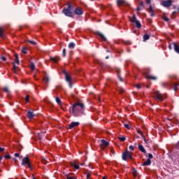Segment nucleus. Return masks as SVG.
<instances>
[{
    "label": "nucleus",
    "mask_w": 179,
    "mask_h": 179,
    "mask_svg": "<svg viewBox=\"0 0 179 179\" xmlns=\"http://www.w3.org/2000/svg\"><path fill=\"white\" fill-rule=\"evenodd\" d=\"M124 128H127V129H130V127H129V124H124Z\"/></svg>",
    "instance_id": "nucleus-43"
},
{
    "label": "nucleus",
    "mask_w": 179,
    "mask_h": 179,
    "mask_svg": "<svg viewBox=\"0 0 179 179\" xmlns=\"http://www.w3.org/2000/svg\"><path fill=\"white\" fill-rule=\"evenodd\" d=\"M136 10L137 12H140V10H141V7H137Z\"/></svg>",
    "instance_id": "nucleus-57"
},
{
    "label": "nucleus",
    "mask_w": 179,
    "mask_h": 179,
    "mask_svg": "<svg viewBox=\"0 0 179 179\" xmlns=\"http://www.w3.org/2000/svg\"><path fill=\"white\" fill-rule=\"evenodd\" d=\"M70 166H71V167H73L76 170H79L80 169L79 165L75 162H70Z\"/></svg>",
    "instance_id": "nucleus-19"
},
{
    "label": "nucleus",
    "mask_w": 179,
    "mask_h": 179,
    "mask_svg": "<svg viewBox=\"0 0 179 179\" xmlns=\"http://www.w3.org/2000/svg\"><path fill=\"white\" fill-rule=\"evenodd\" d=\"M152 164V161L150 159H148L144 163L141 164L143 166H150Z\"/></svg>",
    "instance_id": "nucleus-17"
},
{
    "label": "nucleus",
    "mask_w": 179,
    "mask_h": 179,
    "mask_svg": "<svg viewBox=\"0 0 179 179\" xmlns=\"http://www.w3.org/2000/svg\"><path fill=\"white\" fill-rule=\"evenodd\" d=\"M71 173L66 174L65 176L67 179H76V178L73 176H71Z\"/></svg>",
    "instance_id": "nucleus-27"
},
{
    "label": "nucleus",
    "mask_w": 179,
    "mask_h": 179,
    "mask_svg": "<svg viewBox=\"0 0 179 179\" xmlns=\"http://www.w3.org/2000/svg\"><path fill=\"white\" fill-rule=\"evenodd\" d=\"M129 149L130 150H135V148L133 147V145H130V146L129 147Z\"/></svg>",
    "instance_id": "nucleus-49"
},
{
    "label": "nucleus",
    "mask_w": 179,
    "mask_h": 179,
    "mask_svg": "<svg viewBox=\"0 0 179 179\" xmlns=\"http://www.w3.org/2000/svg\"><path fill=\"white\" fill-rule=\"evenodd\" d=\"M4 157H5V159H10L11 157H10V155H7Z\"/></svg>",
    "instance_id": "nucleus-52"
},
{
    "label": "nucleus",
    "mask_w": 179,
    "mask_h": 179,
    "mask_svg": "<svg viewBox=\"0 0 179 179\" xmlns=\"http://www.w3.org/2000/svg\"><path fill=\"white\" fill-rule=\"evenodd\" d=\"M101 142L102 145L103 146H105V148H107V146H108L110 145V143L107 142V141H106V140H101Z\"/></svg>",
    "instance_id": "nucleus-23"
},
{
    "label": "nucleus",
    "mask_w": 179,
    "mask_h": 179,
    "mask_svg": "<svg viewBox=\"0 0 179 179\" xmlns=\"http://www.w3.org/2000/svg\"><path fill=\"white\" fill-rule=\"evenodd\" d=\"M117 90L120 94H122V93H124V92H125V90L122 87H119Z\"/></svg>",
    "instance_id": "nucleus-33"
},
{
    "label": "nucleus",
    "mask_w": 179,
    "mask_h": 179,
    "mask_svg": "<svg viewBox=\"0 0 179 179\" xmlns=\"http://www.w3.org/2000/svg\"><path fill=\"white\" fill-rule=\"evenodd\" d=\"M3 92H5V93H10V91L9 90V88H8V87H5L3 88Z\"/></svg>",
    "instance_id": "nucleus-32"
},
{
    "label": "nucleus",
    "mask_w": 179,
    "mask_h": 179,
    "mask_svg": "<svg viewBox=\"0 0 179 179\" xmlns=\"http://www.w3.org/2000/svg\"><path fill=\"white\" fill-rule=\"evenodd\" d=\"M132 173L134 177H136V176H138V171H136V169H134Z\"/></svg>",
    "instance_id": "nucleus-36"
},
{
    "label": "nucleus",
    "mask_w": 179,
    "mask_h": 179,
    "mask_svg": "<svg viewBox=\"0 0 179 179\" xmlns=\"http://www.w3.org/2000/svg\"><path fill=\"white\" fill-rule=\"evenodd\" d=\"M109 58H110V57H108V56L106 57V59H108Z\"/></svg>",
    "instance_id": "nucleus-60"
},
{
    "label": "nucleus",
    "mask_w": 179,
    "mask_h": 179,
    "mask_svg": "<svg viewBox=\"0 0 179 179\" xmlns=\"http://www.w3.org/2000/svg\"><path fill=\"white\" fill-rule=\"evenodd\" d=\"M80 125V123L79 122H72L69 125V129H73V128H76V127H79Z\"/></svg>",
    "instance_id": "nucleus-10"
},
{
    "label": "nucleus",
    "mask_w": 179,
    "mask_h": 179,
    "mask_svg": "<svg viewBox=\"0 0 179 179\" xmlns=\"http://www.w3.org/2000/svg\"><path fill=\"white\" fill-rule=\"evenodd\" d=\"M75 44L73 43V42H71L69 44V48H71V49H73L75 48Z\"/></svg>",
    "instance_id": "nucleus-29"
},
{
    "label": "nucleus",
    "mask_w": 179,
    "mask_h": 179,
    "mask_svg": "<svg viewBox=\"0 0 179 179\" xmlns=\"http://www.w3.org/2000/svg\"><path fill=\"white\" fill-rule=\"evenodd\" d=\"M148 12L150 13V16H155V10H153L152 6H150L148 8Z\"/></svg>",
    "instance_id": "nucleus-20"
},
{
    "label": "nucleus",
    "mask_w": 179,
    "mask_h": 179,
    "mask_svg": "<svg viewBox=\"0 0 179 179\" xmlns=\"http://www.w3.org/2000/svg\"><path fill=\"white\" fill-rule=\"evenodd\" d=\"M32 179H36V178H34V176H33V178Z\"/></svg>",
    "instance_id": "nucleus-62"
},
{
    "label": "nucleus",
    "mask_w": 179,
    "mask_h": 179,
    "mask_svg": "<svg viewBox=\"0 0 179 179\" xmlns=\"http://www.w3.org/2000/svg\"><path fill=\"white\" fill-rule=\"evenodd\" d=\"M123 43L126 45H129L132 44V43H131V41H124Z\"/></svg>",
    "instance_id": "nucleus-39"
},
{
    "label": "nucleus",
    "mask_w": 179,
    "mask_h": 179,
    "mask_svg": "<svg viewBox=\"0 0 179 179\" xmlns=\"http://www.w3.org/2000/svg\"><path fill=\"white\" fill-rule=\"evenodd\" d=\"M160 85L162 87L166 89V87H167V86H169V83H161Z\"/></svg>",
    "instance_id": "nucleus-28"
},
{
    "label": "nucleus",
    "mask_w": 179,
    "mask_h": 179,
    "mask_svg": "<svg viewBox=\"0 0 179 179\" xmlns=\"http://www.w3.org/2000/svg\"><path fill=\"white\" fill-rule=\"evenodd\" d=\"M55 100H56V103H57L59 106H61V104H62V101L59 97H56Z\"/></svg>",
    "instance_id": "nucleus-26"
},
{
    "label": "nucleus",
    "mask_w": 179,
    "mask_h": 179,
    "mask_svg": "<svg viewBox=\"0 0 179 179\" xmlns=\"http://www.w3.org/2000/svg\"><path fill=\"white\" fill-rule=\"evenodd\" d=\"M162 19L164 22H169V20H170L166 16H164Z\"/></svg>",
    "instance_id": "nucleus-42"
},
{
    "label": "nucleus",
    "mask_w": 179,
    "mask_h": 179,
    "mask_svg": "<svg viewBox=\"0 0 179 179\" xmlns=\"http://www.w3.org/2000/svg\"><path fill=\"white\" fill-rule=\"evenodd\" d=\"M72 10H73V6L69 2L67 3V8H64L62 10V13H64L65 16H67V17H73V13L78 16H82V15H83V8L81 7L78 6L75 8L74 11Z\"/></svg>",
    "instance_id": "nucleus-1"
},
{
    "label": "nucleus",
    "mask_w": 179,
    "mask_h": 179,
    "mask_svg": "<svg viewBox=\"0 0 179 179\" xmlns=\"http://www.w3.org/2000/svg\"><path fill=\"white\" fill-rule=\"evenodd\" d=\"M50 61H52V62H55V64H57L61 61V57L59 56H56V57H50Z\"/></svg>",
    "instance_id": "nucleus-11"
},
{
    "label": "nucleus",
    "mask_w": 179,
    "mask_h": 179,
    "mask_svg": "<svg viewBox=\"0 0 179 179\" xmlns=\"http://www.w3.org/2000/svg\"><path fill=\"white\" fill-rule=\"evenodd\" d=\"M30 69H31V71H34L36 69V65L34 64V63H31Z\"/></svg>",
    "instance_id": "nucleus-30"
},
{
    "label": "nucleus",
    "mask_w": 179,
    "mask_h": 179,
    "mask_svg": "<svg viewBox=\"0 0 179 179\" xmlns=\"http://www.w3.org/2000/svg\"><path fill=\"white\" fill-rule=\"evenodd\" d=\"M3 150H5V148H3L0 147V152H3Z\"/></svg>",
    "instance_id": "nucleus-59"
},
{
    "label": "nucleus",
    "mask_w": 179,
    "mask_h": 179,
    "mask_svg": "<svg viewBox=\"0 0 179 179\" xmlns=\"http://www.w3.org/2000/svg\"><path fill=\"white\" fill-rule=\"evenodd\" d=\"M117 139H120L121 141V142H125V141L127 139V136H122L120 137H118Z\"/></svg>",
    "instance_id": "nucleus-25"
},
{
    "label": "nucleus",
    "mask_w": 179,
    "mask_h": 179,
    "mask_svg": "<svg viewBox=\"0 0 179 179\" xmlns=\"http://www.w3.org/2000/svg\"><path fill=\"white\" fill-rule=\"evenodd\" d=\"M172 45H173V43H170L169 45V50H171L172 49Z\"/></svg>",
    "instance_id": "nucleus-51"
},
{
    "label": "nucleus",
    "mask_w": 179,
    "mask_h": 179,
    "mask_svg": "<svg viewBox=\"0 0 179 179\" xmlns=\"http://www.w3.org/2000/svg\"><path fill=\"white\" fill-rule=\"evenodd\" d=\"M85 103L76 102L70 108V114H73L74 117H80L85 115Z\"/></svg>",
    "instance_id": "nucleus-2"
},
{
    "label": "nucleus",
    "mask_w": 179,
    "mask_h": 179,
    "mask_svg": "<svg viewBox=\"0 0 179 179\" xmlns=\"http://www.w3.org/2000/svg\"><path fill=\"white\" fill-rule=\"evenodd\" d=\"M142 138L143 139V141H144V142L145 143H148V140H146V138H145V136L143 135V134H142Z\"/></svg>",
    "instance_id": "nucleus-45"
},
{
    "label": "nucleus",
    "mask_w": 179,
    "mask_h": 179,
    "mask_svg": "<svg viewBox=\"0 0 179 179\" xmlns=\"http://www.w3.org/2000/svg\"><path fill=\"white\" fill-rule=\"evenodd\" d=\"M27 41H28V43H30L33 45H36L37 44V43L36 41H34L27 40Z\"/></svg>",
    "instance_id": "nucleus-37"
},
{
    "label": "nucleus",
    "mask_w": 179,
    "mask_h": 179,
    "mask_svg": "<svg viewBox=\"0 0 179 179\" xmlns=\"http://www.w3.org/2000/svg\"><path fill=\"white\" fill-rule=\"evenodd\" d=\"M13 71L15 73H17V72H19V71H20V69L17 66H16L15 64H13Z\"/></svg>",
    "instance_id": "nucleus-22"
},
{
    "label": "nucleus",
    "mask_w": 179,
    "mask_h": 179,
    "mask_svg": "<svg viewBox=\"0 0 179 179\" xmlns=\"http://www.w3.org/2000/svg\"><path fill=\"white\" fill-rule=\"evenodd\" d=\"M172 3H173V1H171V0H166V1H162L161 3V5H162V6H164V8H170Z\"/></svg>",
    "instance_id": "nucleus-8"
},
{
    "label": "nucleus",
    "mask_w": 179,
    "mask_h": 179,
    "mask_svg": "<svg viewBox=\"0 0 179 179\" xmlns=\"http://www.w3.org/2000/svg\"><path fill=\"white\" fill-rule=\"evenodd\" d=\"M117 6H129V3L125 0H117Z\"/></svg>",
    "instance_id": "nucleus-9"
},
{
    "label": "nucleus",
    "mask_w": 179,
    "mask_h": 179,
    "mask_svg": "<svg viewBox=\"0 0 179 179\" xmlns=\"http://www.w3.org/2000/svg\"><path fill=\"white\" fill-rule=\"evenodd\" d=\"M0 61H6V57H5L4 56H1Z\"/></svg>",
    "instance_id": "nucleus-47"
},
{
    "label": "nucleus",
    "mask_w": 179,
    "mask_h": 179,
    "mask_svg": "<svg viewBox=\"0 0 179 179\" xmlns=\"http://www.w3.org/2000/svg\"><path fill=\"white\" fill-rule=\"evenodd\" d=\"M0 37H3V29H2V27H0Z\"/></svg>",
    "instance_id": "nucleus-35"
},
{
    "label": "nucleus",
    "mask_w": 179,
    "mask_h": 179,
    "mask_svg": "<svg viewBox=\"0 0 179 179\" xmlns=\"http://www.w3.org/2000/svg\"><path fill=\"white\" fill-rule=\"evenodd\" d=\"M13 160H16V159H15V158H13Z\"/></svg>",
    "instance_id": "nucleus-63"
},
{
    "label": "nucleus",
    "mask_w": 179,
    "mask_h": 179,
    "mask_svg": "<svg viewBox=\"0 0 179 179\" xmlns=\"http://www.w3.org/2000/svg\"><path fill=\"white\" fill-rule=\"evenodd\" d=\"M22 52L23 54H27V48H26V47L22 48Z\"/></svg>",
    "instance_id": "nucleus-34"
},
{
    "label": "nucleus",
    "mask_w": 179,
    "mask_h": 179,
    "mask_svg": "<svg viewBox=\"0 0 179 179\" xmlns=\"http://www.w3.org/2000/svg\"><path fill=\"white\" fill-rule=\"evenodd\" d=\"M137 132H138V134L141 135V136H142V135H143V133L141 130H139V129L137 130Z\"/></svg>",
    "instance_id": "nucleus-48"
},
{
    "label": "nucleus",
    "mask_w": 179,
    "mask_h": 179,
    "mask_svg": "<svg viewBox=\"0 0 179 179\" xmlns=\"http://www.w3.org/2000/svg\"><path fill=\"white\" fill-rule=\"evenodd\" d=\"M115 69V71L117 73V78H118L120 82H122V78H121V75H120V73H121V69L118 67H116Z\"/></svg>",
    "instance_id": "nucleus-12"
},
{
    "label": "nucleus",
    "mask_w": 179,
    "mask_h": 179,
    "mask_svg": "<svg viewBox=\"0 0 179 179\" xmlns=\"http://www.w3.org/2000/svg\"><path fill=\"white\" fill-rule=\"evenodd\" d=\"M62 73H64L65 76V80L69 83V86L70 89H72V77L66 72V70H63Z\"/></svg>",
    "instance_id": "nucleus-3"
},
{
    "label": "nucleus",
    "mask_w": 179,
    "mask_h": 179,
    "mask_svg": "<svg viewBox=\"0 0 179 179\" xmlns=\"http://www.w3.org/2000/svg\"><path fill=\"white\" fill-rule=\"evenodd\" d=\"M177 13H178V12L173 11V12L172 13V15H173V16H176V15H177Z\"/></svg>",
    "instance_id": "nucleus-53"
},
{
    "label": "nucleus",
    "mask_w": 179,
    "mask_h": 179,
    "mask_svg": "<svg viewBox=\"0 0 179 179\" xmlns=\"http://www.w3.org/2000/svg\"><path fill=\"white\" fill-rule=\"evenodd\" d=\"M136 87L137 88V89H141V85L140 84H137L136 85Z\"/></svg>",
    "instance_id": "nucleus-54"
},
{
    "label": "nucleus",
    "mask_w": 179,
    "mask_h": 179,
    "mask_svg": "<svg viewBox=\"0 0 179 179\" xmlns=\"http://www.w3.org/2000/svg\"><path fill=\"white\" fill-rule=\"evenodd\" d=\"M42 163L43 164H47V161H45V159H43Z\"/></svg>",
    "instance_id": "nucleus-56"
},
{
    "label": "nucleus",
    "mask_w": 179,
    "mask_h": 179,
    "mask_svg": "<svg viewBox=\"0 0 179 179\" xmlns=\"http://www.w3.org/2000/svg\"><path fill=\"white\" fill-rule=\"evenodd\" d=\"M138 150H140V152H141L142 153H144V155H146V149H145V147H143V145H138Z\"/></svg>",
    "instance_id": "nucleus-15"
},
{
    "label": "nucleus",
    "mask_w": 179,
    "mask_h": 179,
    "mask_svg": "<svg viewBox=\"0 0 179 179\" xmlns=\"http://www.w3.org/2000/svg\"><path fill=\"white\" fill-rule=\"evenodd\" d=\"M66 55V49L64 48L62 51V57H65Z\"/></svg>",
    "instance_id": "nucleus-38"
},
{
    "label": "nucleus",
    "mask_w": 179,
    "mask_h": 179,
    "mask_svg": "<svg viewBox=\"0 0 179 179\" xmlns=\"http://www.w3.org/2000/svg\"><path fill=\"white\" fill-rule=\"evenodd\" d=\"M29 99H30V96L27 95V96H25V101H26V103H29Z\"/></svg>",
    "instance_id": "nucleus-41"
},
{
    "label": "nucleus",
    "mask_w": 179,
    "mask_h": 179,
    "mask_svg": "<svg viewBox=\"0 0 179 179\" xmlns=\"http://www.w3.org/2000/svg\"><path fill=\"white\" fill-rule=\"evenodd\" d=\"M131 159V160H134V158L132 157V155L129 153L128 151H125L124 152L122 153V159L124 162H127V159Z\"/></svg>",
    "instance_id": "nucleus-6"
},
{
    "label": "nucleus",
    "mask_w": 179,
    "mask_h": 179,
    "mask_svg": "<svg viewBox=\"0 0 179 179\" xmlns=\"http://www.w3.org/2000/svg\"><path fill=\"white\" fill-rule=\"evenodd\" d=\"M14 156H15V157H20V154H19V153H15V154L14 155Z\"/></svg>",
    "instance_id": "nucleus-55"
},
{
    "label": "nucleus",
    "mask_w": 179,
    "mask_h": 179,
    "mask_svg": "<svg viewBox=\"0 0 179 179\" xmlns=\"http://www.w3.org/2000/svg\"><path fill=\"white\" fill-rule=\"evenodd\" d=\"M96 35L101 37L103 41H107V38H106V36H104V35H103V34H101V32H99V31L96 32Z\"/></svg>",
    "instance_id": "nucleus-13"
},
{
    "label": "nucleus",
    "mask_w": 179,
    "mask_h": 179,
    "mask_svg": "<svg viewBox=\"0 0 179 179\" xmlns=\"http://www.w3.org/2000/svg\"><path fill=\"white\" fill-rule=\"evenodd\" d=\"M154 97L157 100H159V101H163V95L159 91H155L154 92Z\"/></svg>",
    "instance_id": "nucleus-7"
},
{
    "label": "nucleus",
    "mask_w": 179,
    "mask_h": 179,
    "mask_svg": "<svg viewBox=\"0 0 179 179\" xmlns=\"http://www.w3.org/2000/svg\"><path fill=\"white\" fill-rule=\"evenodd\" d=\"M21 164L22 166H25V164H27L29 169L33 170V167H31V163L30 162V159L27 155L22 159Z\"/></svg>",
    "instance_id": "nucleus-4"
},
{
    "label": "nucleus",
    "mask_w": 179,
    "mask_h": 179,
    "mask_svg": "<svg viewBox=\"0 0 179 179\" xmlns=\"http://www.w3.org/2000/svg\"><path fill=\"white\" fill-rule=\"evenodd\" d=\"M15 62L19 64V55L17 54H15Z\"/></svg>",
    "instance_id": "nucleus-31"
},
{
    "label": "nucleus",
    "mask_w": 179,
    "mask_h": 179,
    "mask_svg": "<svg viewBox=\"0 0 179 179\" xmlns=\"http://www.w3.org/2000/svg\"><path fill=\"white\" fill-rule=\"evenodd\" d=\"M0 171H1V169H0Z\"/></svg>",
    "instance_id": "nucleus-64"
},
{
    "label": "nucleus",
    "mask_w": 179,
    "mask_h": 179,
    "mask_svg": "<svg viewBox=\"0 0 179 179\" xmlns=\"http://www.w3.org/2000/svg\"><path fill=\"white\" fill-rule=\"evenodd\" d=\"M148 159L150 160V159H153V155L150 154V153H148Z\"/></svg>",
    "instance_id": "nucleus-44"
},
{
    "label": "nucleus",
    "mask_w": 179,
    "mask_h": 179,
    "mask_svg": "<svg viewBox=\"0 0 179 179\" xmlns=\"http://www.w3.org/2000/svg\"><path fill=\"white\" fill-rule=\"evenodd\" d=\"M150 2H152V0H146V3L148 5H150Z\"/></svg>",
    "instance_id": "nucleus-50"
},
{
    "label": "nucleus",
    "mask_w": 179,
    "mask_h": 179,
    "mask_svg": "<svg viewBox=\"0 0 179 179\" xmlns=\"http://www.w3.org/2000/svg\"><path fill=\"white\" fill-rule=\"evenodd\" d=\"M130 22L131 23H135L136 27H137V29H141V27H142V24H141L139 20H136V15L135 14H133L132 17L130 18Z\"/></svg>",
    "instance_id": "nucleus-5"
},
{
    "label": "nucleus",
    "mask_w": 179,
    "mask_h": 179,
    "mask_svg": "<svg viewBox=\"0 0 179 179\" xmlns=\"http://www.w3.org/2000/svg\"><path fill=\"white\" fill-rule=\"evenodd\" d=\"M139 5H140V6L143 7V8H145V6L143 5V1H140Z\"/></svg>",
    "instance_id": "nucleus-46"
},
{
    "label": "nucleus",
    "mask_w": 179,
    "mask_h": 179,
    "mask_svg": "<svg viewBox=\"0 0 179 179\" xmlns=\"http://www.w3.org/2000/svg\"><path fill=\"white\" fill-rule=\"evenodd\" d=\"M173 89H174L175 92H177V90H178V83L175 84Z\"/></svg>",
    "instance_id": "nucleus-40"
},
{
    "label": "nucleus",
    "mask_w": 179,
    "mask_h": 179,
    "mask_svg": "<svg viewBox=\"0 0 179 179\" xmlns=\"http://www.w3.org/2000/svg\"><path fill=\"white\" fill-rule=\"evenodd\" d=\"M43 80L45 83H50V78L47 75V73L45 74L44 77L43 78Z\"/></svg>",
    "instance_id": "nucleus-18"
},
{
    "label": "nucleus",
    "mask_w": 179,
    "mask_h": 179,
    "mask_svg": "<svg viewBox=\"0 0 179 179\" xmlns=\"http://www.w3.org/2000/svg\"><path fill=\"white\" fill-rule=\"evenodd\" d=\"M176 147L177 149H179V141L178 142V143L176 145Z\"/></svg>",
    "instance_id": "nucleus-58"
},
{
    "label": "nucleus",
    "mask_w": 179,
    "mask_h": 179,
    "mask_svg": "<svg viewBox=\"0 0 179 179\" xmlns=\"http://www.w3.org/2000/svg\"><path fill=\"white\" fill-rule=\"evenodd\" d=\"M150 38V36L148 34H144L143 36V41H146Z\"/></svg>",
    "instance_id": "nucleus-24"
},
{
    "label": "nucleus",
    "mask_w": 179,
    "mask_h": 179,
    "mask_svg": "<svg viewBox=\"0 0 179 179\" xmlns=\"http://www.w3.org/2000/svg\"><path fill=\"white\" fill-rule=\"evenodd\" d=\"M146 79H151L152 80H156L157 79L155 76L146 74Z\"/></svg>",
    "instance_id": "nucleus-21"
},
{
    "label": "nucleus",
    "mask_w": 179,
    "mask_h": 179,
    "mask_svg": "<svg viewBox=\"0 0 179 179\" xmlns=\"http://www.w3.org/2000/svg\"><path fill=\"white\" fill-rule=\"evenodd\" d=\"M173 45V49L174 51L176 52H177V54H179V46L176 43H172Z\"/></svg>",
    "instance_id": "nucleus-14"
},
{
    "label": "nucleus",
    "mask_w": 179,
    "mask_h": 179,
    "mask_svg": "<svg viewBox=\"0 0 179 179\" xmlns=\"http://www.w3.org/2000/svg\"><path fill=\"white\" fill-rule=\"evenodd\" d=\"M27 117H28V118L29 120H32V118L34 117V113L30 110H29L27 113Z\"/></svg>",
    "instance_id": "nucleus-16"
},
{
    "label": "nucleus",
    "mask_w": 179,
    "mask_h": 179,
    "mask_svg": "<svg viewBox=\"0 0 179 179\" xmlns=\"http://www.w3.org/2000/svg\"><path fill=\"white\" fill-rule=\"evenodd\" d=\"M1 162H2V157H0V164H1Z\"/></svg>",
    "instance_id": "nucleus-61"
}]
</instances>
